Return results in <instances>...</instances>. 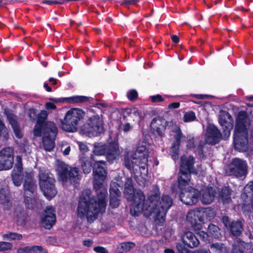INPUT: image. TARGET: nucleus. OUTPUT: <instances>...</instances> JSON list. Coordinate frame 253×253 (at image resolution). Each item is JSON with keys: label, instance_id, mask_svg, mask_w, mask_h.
I'll return each mask as SVG.
<instances>
[{"label": "nucleus", "instance_id": "1", "mask_svg": "<svg viewBox=\"0 0 253 253\" xmlns=\"http://www.w3.org/2000/svg\"><path fill=\"white\" fill-rule=\"evenodd\" d=\"M107 164L105 161H97L93 167V187L97 197L92 195L90 189H84L80 197L77 209V216L86 218L91 223L95 220L99 213L105 212L107 202V190L104 187V182L107 175Z\"/></svg>", "mask_w": 253, "mask_h": 253}, {"label": "nucleus", "instance_id": "2", "mask_svg": "<svg viewBox=\"0 0 253 253\" xmlns=\"http://www.w3.org/2000/svg\"><path fill=\"white\" fill-rule=\"evenodd\" d=\"M145 202L147 210L150 213L155 216V220L160 223H164L165 221L167 211L173 204V199L169 195H163L160 198V191L159 186L153 185Z\"/></svg>", "mask_w": 253, "mask_h": 253}, {"label": "nucleus", "instance_id": "3", "mask_svg": "<svg viewBox=\"0 0 253 253\" xmlns=\"http://www.w3.org/2000/svg\"><path fill=\"white\" fill-rule=\"evenodd\" d=\"M124 194L127 201L133 202L130 210L132 214L137 216L144 210H147L145 207L147 201L143 192L134 188L132 180L130 178H127L125 182Z\"/></svg>", "mask_w": 253, "mask_h": 253}, {"label": "nucleus", "instance_id": "4", "mask_svg": "<svg viewBox=\"0 0 253 253\" xmlns=\"http://www.w3.org/2000/svg\"><path fill=\"white\" fill-rule=\"evenodd\" d=\"M195 158L192 156L182 155L180 158L179 171L177 179L178 187L183 189L189 185L191 174L197 175V170L194 167Z\"/></svg>", "mask_w": 253, "mask_h": 253}, {"label": "nucleus", "instance_id": "5", "mask_svg": "<svg viewBox=\"0 0 253 253\" xmlns=\"http://www.w3.org/2000/svg\"><path fill=\"white\" fill-rule=\"evenodd\" d=\"M85 112L81 109L71 108L68 111L63 120H61V127L67 132L76 131L80 122L83 121Z\"/></svg>", "mask_w": 253, "mask_h": 253}, {"label": "nucleus", "instance_id": "6", "mask_svg": "<svg viewBox=\"0 0 253 253\" xmlns=\"http://www.w3.org/2000/svg\"><path fill=\"white\" fill-rule=\"evenodd\" d=\"M38 180L40 189L45 197L50 200L55 196L57 193L56 180L51 173L45 170H40Z\"/></svg>", "mask_w": 253, "mask_h": 253}, {"label": "nucleus", "instance_id": "7", "mask_svg": "<svg viewBox=\"0 0 253 253\" xmlns=\"http://www.w3.org/2000/svg\"><path fill=\"white\" fill-rule=\"evenodd\" d=\"M93 153L97 156L105 155L107 161L112 163L119 156L120 150L117 142H111L107 144L95 142L93 144Z\"/></svg>", "mask_w": 253, "mask_h": 253}, {"label": "nucleus", "instance_id": "8", "mask_svg": "<svg viewBox=\"0 0 253 253\" xmlns=\"http://www.w3.org/2000/svg\"><path fill=\"white\" fill-rule=\"evenodd\" d=\"M37 187L34 174L31 172H26L24 175L23 190L24 203L27 208L32 209L34 207V200L32 197Z\"/></svg>", "mask_w": 253, "mask_h": 253}, {"label": "nucleus", "instance_id": "9", "mask_svg": "<svg viewBox=\"0 0 253 253\" xmlns=\"http://www.w3.org/2000/svg\"><path fill=\"white\" fill-rule=\"evenodd\" d=\"M81 129L88 136H98L104 131L103 122L98 115H93L84 124Z\"/></svg>", "mask_w": 253, "mask_h": 253}, {"label": "nucleus", "instance_id": "10", "mask_svg": "<svg viewBox=\"0 0 253 253\" xmlns=\"http://www.w3.org/2000/svg\"><path fill=\"white\" fill-rule=\"evenodd\" d=\"M200 214L201 212L199 211L191 210L188 212L186 218L194 230L199 231V236L204 241H206L208 239L209 235L207 232L200 231L202 228L204 221L203 217Z\"/></svg>", "mask_w": 253, "mask_h": 253}, {"label": "nucleus", "instance_id": "11", "mask_svg": "<svg viewBox=\"0 0 253 253\" xmlns=\"http://www.w3.org/2000/svg\"><path fill=\"white\" fill-rule=\"evenodd\" d=\"M57 170L59 176L63 181H67L69 179L71 183H78V181L81 179L80 169L78 168H71L69 170L67 166L62 163L58 165Z\"/></svg>", "mask_w": 253, "mask_h": 253}, {"label": "nucleus", "instance_id": "12", "mask_svg": "<svg viewBox=\"0 0 253 253\" xmlns=\"http://www.w3.org/2000/svg\"><path fill=\"white\" fill-rule=\"evenodd\" d=\"M227 171L228 175L241 178L247 175L248 166L245 161L238 158H233L229 164Z\"/></svg>", "mask_w": 253, "mask_h": 253}, {"label": "nucleus", "instance_id": "13", "mask_svg": "<svg viewBox=\"0 0 253 253\" xmlns=\"http://www.w3.org/2000/svg\"><path fill=\"white\" fill-rule=\"evenodd\" d=\"M187 186H185L183 189L177 186L180 190L179 198L184 204L192 206L197 203L201 192L198 189L191 186H189L186 189Z\"/></svg>", "mask_w": 253, "mask_h": 253}, {"label": "nucleus", "instance_id": "14", "mask_svg": "<svg viewBox=\"0 0 253 253\" xmlns=\"http://www.w3.org/2000/svg\"><path fill=\"white\" fill-rule=\"evenodd\" d=\"M14 156V150L12 147H5L0 151V171L7 170L12 168Z\"/></svg>", "mask_w": 253, "mask_h": 253}, {"label": "nucleus", "instance_id": "15", "mask_svg": "<svg viewBox=\"0 0 253 253\" xmlns=\"http://www.w3.org/2000/svg\"><path fill=\"white\" fill-rule=\"evenodd\" d=\"M218 123L222 127L224 139H226L229 136L233 126V119L227 111H222L219 115Z\"/></svg>", "mask_w": 253, "mask_h": 253}, {"label": "nucleus", "instance_id": "16", "mask_svg": "<svg viewBox=\"0 0 253 253\" xmlns=\"http://www.w3.org/2000/svg\"><path fill=\"white\" fill-rule=\"evenodd\" d=\"M248 131L238 132L234 130L233 143L235 150L240 152L246 151L249 147Z\"/></svg>", "mask_w": 253, "mask_h": 253}, {"label": "nucleus", "instance_id": "17", "mask_svg": "<svg viewBox=\"0 0 253 253\" xmlns=\"http://www.w3.org/2000/svg\"><path fill=\"white\" fill-rule=\"evenodd\" d=\"M250 125L251 119L247 112L244 110L239 111L235 119L234 130L238 132L248 131Z\"/></svg>", "mask_w": 253, "mask_h": 253}, {"label": "nucleus", "instance_id": "18", "mask_svg": "<svg viewBox=\"0 0 253 253\" xmlns=\"http://www.w3.org/2000/svg\"><path fill=\"white\" fill-rule=\"evenodd\" d=\"M48 132L52 133L53 136L57 135V128L54 123L50 122L48 124L36 123L33 129L34 136L40 137L42 133L44 135Z\"/></svg>", "mask_w": 253, "mask_h": 253}, {"label": "nucleus", "instance_id": "19", "mask_svg": "<svg viewBox=\"0 0 253 253\" xmlns=\"http://www.w3.org/2000/svg\"><path fill=\"white\" fill-rule=\"evenodd\" d=\"M168 125V122L163 118H154L151 123V130L155 135L162 137Z\"/></svg>", "mask_w": 253, "mask_h": 253}, {"label": "nucleus", "instance_id": "20", "mask_svg": "<svg viewBox=\"0 0 253 253\" xmlns=\"http://www.w3.org/2000/svg\"><path fill=\"white\" fill-rule=\"evenodd\" d=\"M222 139V133L216 126L210 124L207 126L206 141L207 143L215 145Z\"/></svg>", "mask_w": 253, "mask_h": 253}, {"label": "nucleus", "instance_id": "21", "mask_svg": "<svg viewBox=\"0 0 253 253\" xmlns=\"http://www.w3.org/2000/svg\"><path fill=\"white\" fill-rule=\"evenodd\" d=\"M56 222V215L54 208L52 206L47 207L44 214L42 217L41 224L45 229H50Z\"/></svg>", "mask_w": 253, "mask_h": 253}, {"label": "nucleus", "instance_id": "22", "mask_svg": "<svg viewBox=\"0 0 253 253\" xmlns=\"http://www.w3.org/2000/svg\"><path fill=\"white\" fill-rule=\"evenodd\" d=\"M119 184L114 182L110 185L109 189V205L112 209L117 208L120 205L121 192L119 189Z\"/></svg>", "mask_w": 253, "mask_h": 253}, {"label": "nucleus", "instance_id": "23", "mask_svg": "<svg viewBox=\"0 0 253 253\" xmlns=\"http://www.w3.org/2000/svg\"><path fill=\"white\" fill-rule=\"evenodd\" d=\"M173 131L175 134L174 135V141L170 147V152L172 159L175 160L178 157L181 140L183 136L181 130L179 127H177Z\"/></svg>", "mask_w": 253, "mask_h": 253}, {"label": "nucleus", "instance_id": "24", "mask_svg": "<svg viewBox=\"0 0 253 253\" xmlns=\"http://www.w3.org/2000/svg\"><path fill=\"white\" fill-rule=\"evenodd\" d=\"M93 155L89 157L85 154L80 156L79 161L84 173L88 174L93 169Z\"/></svg>", "mask_w": 253, "mask_h": 253}, {"label": "nucleus", "instance_id": "25", "mask_svg": "<svg viewBox=\"0 0 253 253\" xmlns=\"http://www.w3.org/2000/svg\"><path fill=\"white\" fill-rule=\"evenodd\" d=\"M49 100L52 101L55 103L62 102H64V100H66L69 103H83L90 101L91 100L93 101V99L91 97L85 96L76 95L62 99L49 98Z\"/></svg>", "mask_w": 253, "mask_h": 253}, {"label": "nucleus", "instance_id": "26", "mask_svg": "<svg viewBox=\"0 0 253 253\" xmlns=\"http://www.w3.org/2000/svg\"><path fill=\"white\" fill-rule=\"evenodd\" d=\"M133 168L138 167L141 173L144 174L148 173V156L143 154L138 158L134 157L132 161Z\"/></svg>", "mask_w": 253, "mask_h": 253}, {"label": "nucleus", "instance_id": "27", "mask_svg": "<svg viewBox=\"0 0 253 253\" xmlns=\"http://www.w3.org/2000/svg\"><path fill=\"white\" fill-rule=\"evenodd\" d=\"M182 241L185 245L190 248L196 247L200 244L198 237L191 231H187L185 233L182 237Z\"/></svg>", "mask_w": 253, "mask_h": 253}, {"label": "nucleus", "instance_id": "28", "mask_svg": "<svg viewBox=\"0 0 253 253\" xmlns=\"http://www.w3.org/2000/svg\"><path fill=\"white\" fill-rule=\"evenodd\" d=\"M7 118L9 123L11 126L15 136L18 139H21L23 137V134L21 132L16 116L13 114H8Z\"/></svg>", "mask_w": 253, "mask_h": 253}, {"label": "nucleus", "instance_id": "29", "mask_svg": "<svg viewBox=\"0 0 253 253\" xmlns=\"http://www.w3.org/2000/svg\"><path fill=\"white\" fill-rule=\"evenodd\" d=\"M56 135L53 136L52 133L48 132L42 136V142L44 149L47 151H52L55 147V139Z\"/></svg>", "mask_w": 253, "mask_h": 253}, {"label": "nucleus", "instance_id": "30", "mask_svg": "<svg viewBox=\"0 0 253 253\" xmlns=\"http://www.w3.org/2000/svg\"><path fill=\"white\" fill-rule=\"evenodd\" d=\"M231 234L235 237L241 235L243 230V224L239 220L232 221L229 227Z\"/></svg>", "mask_w": 253, "mask_h": 253}, {"label": "nucleus", "instance_id": "31", "mask_svg": "<svg viewBox=\"0 0 253 253\" xmlns=\"http://www.w3.org/2000/svg\"><path fill=\"white\" fill-rule=\"evenodd\" d=\"M231 189L228 186L223 187L219 196L224 204H228L231 201Z\"/></svg>", "mask_w": 253, "mask_h": 253}, {"label": "nucleus", "instance_id": "32", "mask_svg": "<svg viewBox=\"0 0 253 253\" xmlns=\"http://www.w3.org/2000/svg\"><path fill=\"white\" fill-rule=\"evenodd\" d=\"M211 253H227V248L221 243H215L211 244Z\"/></svg>", "mask_w": 253, "mask_h": 253}, {"label": "nucleus", "instance_id": "33", "mask_svg": "<svg viewBox=\"0 0 253 253\" xmlns=\"http://www.w3.org/2000/svg\"><path fill=\"white\" fill-rule=\"evenodd\" d=\"M200 197L202 203L210 204L213 201L214 196L213 193L210 192L209 190H207L203 191Z\"/></svg>", "mask_w": 253, "mask_h": 253}, {"label": "nucleus", "instance_id": "34", "mask_svg": "<svg viewBox=\"0 0 253 253\" xmlns=\"http://www.w3.org/2000/svg\"><path fill=\"white\" fill-rule=\"evenodd\" d=\"M2 238L9 241H20L22 239L23 236L21 234L18 233L7 232L3 234Z\"/></svg>", "mask_w": 253, "mask_h": 253}, {"label": "nucleus", "instance_id": "35", "mask_svg": "<svg viewBox=\"0 0 253 253\" xmlns=\"http://www.w3.org/2000/svg\"><path fill=\"white\" fill-rule=\"evenodd\" d=\"M16 163L11 172L21 173L23 169L21 156L20 155H17L16 157Z\"/></svg>", "mask_w": 253, "mask_h": 253}, {"label": "nucleus", "instance_id": "36", "mask_svg": "<svg viewBox=\"0 0 253 253\" xmlns=\"http://www.w3.org/2000/svg\"><path fill=\"white\" fill-rule=\"evenodd\" d=\"M26 172H25L23 175H24ZM11 178L14 185L19 186L22 183V179H24V175H23L22 177L21 173L11 172Z\"/></svg>", "mask_w": 253, "mask_h": 253}, {"label": "nucleus", "instance_id": "37", "mask_svg": "<svg viewBox=\"0 0 253 253\" xmlns=\"http://www.w3.org/2000/svg\"><path fill=\"white\" fill-rule=\"evenodd\" d=\"M219 227L213 224H210L208 228V232L210 235L214 238H218L220 234Z\"/></svg>", "mask_w": 253, "mask_h": 253}, {"label": "nucleus", "instance_id": "38", "mask_svg": "<svg viewBox=\"0 0 253 253\" xmlns=\"http://www.w3.org/2000/svg\"><path fill=\"white\" fill-rule=\"evenodd\" d=\"M26 221L27 215L24 211H20L17 214L16 222L17 225L24 226L26 224Z\"/></svg>", "mask_w": 253, "mask_h": 253}, {"label": "nucleus", "instance_id": "39", "mask_svg": "<svg viewBox=\"0 0 253 253\" xmlns=\"http://www.w3.org/2000/svg\"><path fill=\"white\" fill-rule=\"evenodd\" d=\"M47 117V114L46 111L42 110L41 112L38 114L37 117V123L43 124H48L45 122V120Z\"/></svg>", "mask_w": 253, "mask_h": 253}, {"label": "nucleus", "instance_id": "40", "mask_svg": "<svg viewBox=\"0 0 253 253\" xmlns=\"http://www.w3.org/2000/svg\"><path fill=\"white\" fill-rule=\"evenodd\" d=\"M138 96L137 91L134 89L129 90L126 93V97L128 99L131 101L136 100Z\"/></svg>", "mask_w": 253, "mask_h": 253}, {"label": "nucleus", "instance_id": "41", "mask_svg": "<svg viewBox=\"0 0 253 253\" xmlns=\"http://www.w3.org/2000/svg\"><path fill=\"white\" fill-rule=\"evenodd\" d=\"M196 115L194 112L189 111L185 113L183 117L185 122H190L194 121L196 119Z\"/></svg>", "mask_w": 253, "mask_h": 253}, {"label": "nucleus", "instance_id": "42", "mask_svg": "<svg viewBox=\"0 0 253 253\" xmlns=\"http://www.w3.org/2000/svg\"><path fill=\"white\" fill-rule=\"evenodd\" d=\"M122 249L125 252H128L135 247V243L131 242H125L121 244Z\"/></svg>", "mask_w": 253, "mask_h": 253}, {"label": "nucleus", "instance_id": "43", "mask_svg": "<svg viewBox=\"0 0 253 253\" xmlns=\"http://www.w3.org/2000/svg\"><path fill=\"white\" fill-rule=\"evenodd\" d=\"M13 247L12 244L9 242H0V251L11 250Z\"/></svg>", "mask_w": 253, "mask_h": 253}, {"label": "nucleus", "instance_id": "44", "mask_svg": "<svg viewBox=\"0 0 253 253\" xmlns=\"http://www.w3.org/2000/svg\"><path fill=\"white\" fill-rule=\"evenodd\" d=\"M30 253H47L42 246H35L31 247Z\"/></svg>", "mask_w": 253, "mask_h": 253}, {"label": "nucleus", "instance_id": "45", "mask_svg": "<svg viewBox=\"0 0 253 253\" xmlns=\"http://www.w3.org/2000/svg\"><path fill=\"white\" fill-rule=\"evenodd\" d=\"M37 110L35 108H30L29 110L28 116L32 121L36 120L37 117Z\"/></svg>", "mask_w": 253, "mask_h": 253}, {"label": "nucleus", "instance_id": "46", "mask_svg": "<svg viewBox=\"0 0 253 253\" xmlns=\"http://www.w3.org/2000/svg\"><path fill=\"white\" fill-rule=\"evenodd\" d=\"M245 247L242 245H234L233 246L232 253H244Z\"/></svg>", "mask_w": 253, "mask_h": 253}, {"label": "nucleus", "instance_id": "47", "mask_svg": "<svg viewBox=\"0 0 253 253\" xmlns=\"http://www.w3.org/2000/svg\"><path fill=\"white\" fill-rule=\"evenodd\" d=\"M185 245L182 243H177L176 248L178 250V253H188V250L185 247Z\"/></svg>", "mask_w": 253, "mask_h": 253}, {"label": "nucleus", "instance_id": "48", "mask_svg": "<svg viewBox=\"0 0 253 253\" xmlns=\"http://www.w3.org/2000/svg\"><path fill=\"white\" fill-rule=\"evenodd\" d=\"M78 144L80 150L82 152V154H85V152H87L88 151V148L87 145L84 142H79Z\"/></svg>", "mask_w": 253, "mask_h": 253}, {"label": "nucleus", "instance_id": "49", "mask_svg": "<svg viewBox=\"0 0 253 253\" xmlns=\"http://www.w3.org/2000/svg\"><path fill=\"white\" fill-rule=\"evenodd\" d=\"M204 145L205 143L202 141H200L199 144L197 147L198 155L202 157H203L204 156L203 148Z\"/></svg>", "mask_w": 253, "mask_h": 253}, {"label": "nucleus", "instance_id": "50", "mask_svg": "<svg viewBox=\"0 0 253 253\" xmlns=\"http://www.w3.org/2000/svg\"><path fill=\"white\" fill-rule=\"evenodd\" d=\"M151 101L153 103L163 102L164 100L162 96L160 94H157L156 95H153L151 96Z\"/></svg>", "mask_w": 253, "mask_h": 253}, {"label": "nucleus", "instance_id": "51", "mask_svg": "<svg viewBox=\"0 0 253 253\" xmlns=\"http://www.w3.org/2000/svg\"><path fill=\"white\" fill-rule=\"evenodd\" d=\"M146 147L144 146H141L137 148L136 153L141 154V156H143V154L146 155L148 156V155L146 153ZM136 155V154H135Z\"/></svg>", "mask_w": 253, "mask_h": 253}, {"label": "nucleus", "instance_id": "52", "mask_svg": "<svg viewBox=\"0 0 253 253\" xmlns=\"http://www.w3.org/2000/svg\"><path fill=\"white\" fill-rule=\"evenodd\" d=\"M93 250L97 253H108L107 250L101 246H97L94 248Z\"/></svg>", "mask_w": 253, "mask_h": 253}, {"label": "nucleus", "instance_id": "53", "mask_svg": "<svg viewBox=\"0 0 253 253\" xmlns=\"http://www.w3.org/2000/svg\"><path fill=\"white\" fill-rule=\"evenodd\" d=\"M222 222H223V224H224L226 228H229L230 226V225L231 223V222H230L229 217L227 216H223L222 217Z\"/></svg>", "mask_w": 253, "mask_h": 253}, {"label": "nucleus", "instance_id": "54", "mask_svg": "<svg viewBox=\"0 0 253 253\" xmlns=\"http://www.w3.org/2000/svg\"><path fill=\"white\" fill-rule=\"evenodd\" d=\"M31 247H26L20 248L17 250V253H30Z\"/></svg>", "mask_w": 253, "mask_h": 253}, {"label": "nucleus", "instance_id": "55", "mask_svg": "<svg viewBox=\"0 0 253 253\" xmlns=\"http://www.w3.org/2000/svg\"><path fill=\"white\" fill-rule=\"evenodd\" d=\"M187 146L188 148L192 149L195 147V139L194 137L190 138L188 140Z\"/></svg>", "mask_w": 253, "mask_h": 253}, {"label": "nucleus", "instance_id": "56", "mask_svg": "<svg viewBox=\"0 0 253 253\" xmlns=\"http://www.w3.org/2000/svg\"><path fill=\"white\" fill-rule=\"evenodd\" d=\"M45 108L47 110H54L56 108V106L53 103L48 102L45 103Z\"/></svg>", "mask_w": 253, "mask_h": 253}, {"label": "nucleus", "instance_id": "57", "mask_svg": "<svg viewBox=\"0 0 253 253\" xmlns=\"http://www.w3.org/2000/svg\"><path fill=\"white\" fill-rule=\"evenodd\" d=\"M180 106V103L179 102H172L168 105V108L169 109H177Z\"/></svg>", "mask_w": 253, "mask_h": 253}, {"label": "nucleus", "instance_id": "58", "mask_svg": "<svg viewBox=\"0 0 253 253\" xmlns=\"http://www.w3.org/2000/svg\"><path fill=\"white\" fill-rule=\"evenodd\" d=\"M137 1L138 0H124L122 4L130 5L136 3Z\"/></svg>", "mask_w": 253, "mask_h": 253}, {"label": "nucleus", "instance_id": "59", "mask_svg": "<svg viewBox=\"0 0 253 253\" xmlns=\"http://www.w3.org/2000/svg\"><path fill=\"white\" fill-rule=\"evenodd\" d=\"M193 96L198 99H203L205 98H208L211 96L208 95H204V94H194Z\"/></svg>", "mask_w": 253, "mask_h": 253}, {"label": "nucleus", "instance_id": "60", "mask_svg": "<svg viewBox=\"0 0 253 253\" xmlns=\"http://www.w3.org/2000/svg\"><path fill=\"white\" fill-rule=\"evenodd\" d=\"M92 244H93V241H92V240H91L90 239L86 240L84 241V242H83V245L84 246L88 247L91 246Z\"/></svg>", "mask_w": 253, "mask_h": 253}, {"label": "nucleus", "instance_id": "61", "mask_svg": "<svg viewBox=\"0 0 253 253\" xmlns=\"http://www.w3.org/2000/svg\"><path fill=\"white\" fill-rule=\"evenodd\" d=\"M130 128H131V126H130L129 123H127L124 125V127H123V130L124 132H127L130 129Z\"/></svg>", "mask_w": 253, "mask_h": 253}, {"label": "nucleus", "instance_id": "62", "mask_svg": "<svg viewBox=\"0 0 253 253\" xmlns=\"http://www.w3.org/2000/svg\"><path fill=\"white\" fill-rule=\"evenodd\" d=\"M171 39L172 41L175 43H177L179 42V37L176 35H173L171 37Z\"/></svg>", "mask_w": 253, "mask_h": 253}, {"label": "nucleus", "instance_id": "63", "mask_svg": "<svg viewBox=\"0 0 253 253\" xmlns=\"http://www.w3.org/2000/svg\"><path fill=\"white\" fill-rule=\"evenodd\" d=\"M246 188L250 189V190L253 192V180L249 182L247 184Z\"/></svg>", "mask_w": 253, "mask_h": 253}, {"label": "nucleus", "instance_id": "64", "mask_svg": "<svg viewBox=\"0 0 253 253\" xmlns=\"http://www.w3.org/2000/svg\"><path fill=\"white\" fill-rule=\"evenodd\" d=\"M194 253H208V251L207 250L200 249L195 251Z\"/></svg>", "mask_w": 253, "mask_h": 253}]
</instances>
